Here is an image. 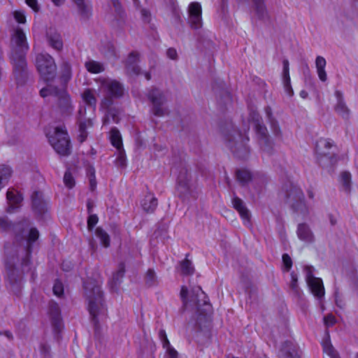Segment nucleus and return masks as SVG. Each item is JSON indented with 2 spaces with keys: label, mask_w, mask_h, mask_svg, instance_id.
<instances>
[{
  "label": "nucleus",
  "mask_w": 358,
  "mask_h": 358,
  "mask_svg": "<svg viewBox=\"0 0 358 358\" xmlns=\"http://www.w3.org/2000/svg\"><path fill=\"white\" fill-rule=\"evenodd\" d=\"M13 45L10 59L13 68V74L17 85H22L28 77L26 54L29 49L27 37L23 30L17 27L11 37Z\"/></svg>",
  "instance_id": "f257e3e1"
},
{
  "label": "nucleus",
  "mask_w": 358,
  "mask_h": 358,
  "mask_svg": "<svg viewBox=\"0 0 358 358\" xmlns=\"http://www.w3.org/2000/svg\"><path fill=\"white\" fill-rule=\"evenodd\" d=\"M102 282L89 278L83 282L84 295L88 301V310L92 322L96 328L99 327V319L107 317V308L101 289Z\"/></svg>",
  "instance_id": "f03ea898"
},
{
  "label": "nucleus",
  "mask_w": 358,
  "mask_h": 358,
  "mask_svg": "<svg viewBox=\"0 0 358 358\" xmlns=\"http://www.w3.org/2000/svg\"><path fill=\"white\" fill-rule=\"evenodd\" d=\"M99 81L100 90L104 94V97L101 101V107L108 110L103 123L108 124L110 117H112L115 122H117L115 111L110 108L113 103L114 99L121 98L124 95V87L119 81L110 78H99Z\"/></svg>",
  "instance_id": "7ed1b4c3"
},
{
  "label": "nucleus",
  "mask_w": 358,
  "mask_h": 358,
  "mask_svg": "<svg viewBox=\"0 0 358 358\" xmlns=\"http://www.w3.org/2000/svg\"><path fill=\"white\" fill-rule=\"evenodd\" d=\"M224 139L227 147L236 157L244 159L249 156L250 150L247 145L249 138L245 133L233 128L225 134Z\"/></svg>",
  "instance_id": "20e7f679"
},
{
  "label": "nucleus",
  "mask_w": 358,
  "mask_h": 358,
  "mask_svg": "<svg viewBox=\"0 0 358 358\" xmlns=\"http://www.w3.org/2000/svg\"><path fill=\"white\" fill-rule=\"evenodd\" d=\"M40 95L43 98L48 96H52L62 115H70L73 113V106L66 89L49 85L40 90Z\"/></svg>",
  "instance_id": "39448f33"
},
{
  "label": "nucleus",
  "mask_w": 358,
  "mask_h": 358,
  "mask_svg": "<svg viewBox=\"0 0 358 358\" xmlns=\"http://www.w3.org/2000/svg\"><path fill=\"white\" fill-rule=\"evenodd\" d=\"M286 203L294 212L306 216L308 214V208L305 201L303 191L296 185L289 182L284 187Z\"/></svg>",
  "instance_id": "423d86ee"
},
{
  "label": "nucleus",
  "mask_w": 358,
  "mask_h": 358,
  "mask_svg": "<svg viewBox=\"0 0 358 358\" xmlns=\"http://www.w3.org/2000/svg\"><path fill=\"white\" fill-rule=\"evenodd\" d=\"M177 192L182 201L196 199L198 192L195 187L190 184L189 175L186 167H181L177 176Z\"/></svg>",
  "instance_id": "0eeeda50"
},
{
  "label": "nucleus",
  "mask_w": 358,
  "mask_h": 358,
  "mask_svg": "<svg viewBox=\"0 0 358 358\" xmlns=\"http://www.w3.org/2000/svg\"><path fill=\"white\" fill-rule=\"evenodd\" d=\"M36 66L40 76L45 82L52 81L57 75L55 59L49 54L41 53L36 57Z\"/></svg>",
  "instance_id": "6e6552de"
},
{
  "label": "nucleus",
  "mask_w": 358,
  "mask_h": 358,
  "mask_svg": "<svg viewBox=\"0 0 358 358\" xmlns=\"http://www.w3.org/2000/svg\"><path fill=\"white\" fill-rule=\"evenodd\" d=\"M50 145L60 155L68 156L71 154V141L67 131L62 127H56L54 134L48 138Z\"/></svg>",
  "instance_id": "1a4fd4ad"
},
{
  "label": "nucleus",
  "mask_w": 358,
  "mask_h": 358,
  "mask_svg": "<svg viewBox=\"0 0 358 358\" xmlns=\"http://www.w3.org/2000/svg\"><path fill=\"white\" fill-rule=\"evenodd\" d=\"M147 96L152 104V112L154 115L162 117L169 114L168 108L164 106L166 99L162 91L153 87L148 91Z\"/></svg>",
  "instance_id": "9d476101"
},
{
  "label": "nucleus",
  "mask_w": 358,
  "mask_h": 358,
  "mask_svg": "<svg viewBox=\"0 0 358 358\" xmlns=\"http://www.w3.org/2000/svg\"><path fill=\"white\" fill-rule=\"evenodd\" d=\"M29 225V220H23L13 223L6 217H0V230L3 232L12 231L17 241H22L24 238V233L25 229Z\"/></svg>",
  "instance_id": "9b49d317"
},
{
  "label": "nucleus",
  "mask_w": 358,
  "mask_h": 358,
  "mask_svg": "<svg viewBox=\"0 0 358 358\" xmlns=\"http://www.w3.org/2000/svg\"><path fill=\"white\" fill-rule=\"evenodd\" d=\"M314 268L311 266H306L304 268L306 282L313 294L321 299L324 296V288L322 280L313 275Z\"/></svg>",
  "instance_id": "f8f14e48"
},
{
  "label": "nucleus",
  "mask_w": 358,
  "mask_h": 358,
  "mask_svg": "<svg viewBox=\"0 0 358 358\" xmlns=\"http://www.w3.org/2000/svg\"><path fill=\"white\" fill-rule=\"evenodd\" d=\"M190 302L194 303L197 312L201 315L206 316L210 312L211 305L208 301L206 294L202 291L200 287L194 288L191 292Z\"/></svg>",
  "instance_id": "ddd939ff"
},
{
  "label": "nucleus",
  "mask_w": 358,
  "mask_h": 358,
  "mask_svg": "<svg viewBox=\"0 0 358 358\" xmlns=\"http://www.w3.org/2000/svg\"><path fill=\"white\" fill-rule=\"evenodd\" d=\"M85 113L86 108L85 107L80 108L77 117V124L78 125V141L81 143L87 138V129L93 127L92 118L85 117Z\"/></svg>",
  "instance_id": "4468645a"
},
{
  "label": "nucleus",
  "mask_w": 358,
  "mask_h": 358,
  "mask_svg": "<svg viewBox=\"0 0 358 358\" xmlns=\"http://www.w3.org/2000/svg\"><path fill=\"white\" fill-rule=\"evenodd\" d=\"M333 146V143L329 139L320 138L316 143V150L320 155L318 158L319 163L321 166H324V159H328L331 166H334L337 161L338 157L335 155L327 157V154L322 152L321 150L322 147L329 149Z\"/></svg>",
  "instance_id": "2eb2a0df"
},
{
  "label": "nucleus",
  "mask_w": 358,
  "mask_h": 358,
  "mask_svg": "<svg viewBox=\"0 0 358 358\" xmlns=\"http://www.w3.org/2000/svg\"><path fill=\"white\" fill-rule=\"evenodd\" d=\"M189 22L194 29H199L201 26V6L198 2H192L188 8Z\"/></svg>",
  "instance_id": "dca6fc26"
},
{
  "label": "nucleus",
  "mask_w": 358,
  "mask_h": 358,
  "mask_svg": "<svg viewBox=\"0 0 358 358\" xmlns=\"http://www.w3.org/2000/svg\"><path fill=\"white\" fill-rule=\"evenodd\" d=\"M6 199L8 203L7 212L11 213L19 208L20 204L23 200V197L20 192L15 191L14 189H9L6 192Z\"/></svg>",
  "instance_id": "f3484780"
},
{
  "label": "nucleus",
  "mask_w": 358,
  "mask_h": 358,
  "mask_svg": "<svg viewBox=\"0 0 358 358\" xmlns=\"http://www.w3.org/2000/svg\"><path fill=\"white\" fill-rule=\"evenodd\" d=\"M48 315L51 320L52 325L55 330L59 331L62 328L61 311L58 303L54 301L49 303Z\"/></svg>",
  "instance_id": "a211bd4d"
},
{
  "label": "nucleus",
  "mask_w": 358,
  "mask_h": 358,
  "mask_svg": "<svg viewBox=\"0 0 358 358\" xmlns=\"http://www.w3.org/2000/svg\"><path fill=\"white\" fill-rule=\"evenodd\" d=\"M138 58L139 54L137 52L133 51L129 53L125 63L127 74L138 76L141 73V68L137 64Z\"/></svg>",
  "instance_id": "6ab92c4d"
},
{
  "label": "nucleus",
  "mask_w": 358,
  "mask_h": 358,
  "mask_svg": "<svg viewBox=\"0 0 358 358\" xmlns=\"http://www.w3.org/2000/svg\"><path fill=\"white\" fill-rule=\"evenodd\" d=\"M335 96L337 99V102L336 105L334 106V110L335 112L342 117L345 120H348L350 117V110L348 108L344 99L343 96V93L339 91L336 90L335 92Z\"/></svg>",
  "instance_id": "aec40b11"
},
{
  "label": "nucleus",
  "mask_w": 358,
  "mask_h": 358,
  "mask_svg": "<svg viewBox=\"0 0 358 358\" xmlns=\"http://www.w3.org/2000/svg\"><path fill=\"white\" fill-rule=\"evenodd\" d=\"M280 358H300L297 347L289 341L285 342L279 352Z\"/></svg>",
  "instance_id": "412c9836"
},
{
  "label": "nucleus",
  "mask_w": 358,
  "mask_h": 358,
  "mask_svg": "<svg viewBox=\"0 0 358 358\" xmlns=\"http://www.w3.org/2000/svg\"><path fill=\"white\" fill-rule=\"evenodd\" d=\"M31 199L33 210L38 216H42L46 212L47 208L45 201L41 198V193L34 192Z\"/></svg>",
  "instance_id": "4be33fe9"
},
{
  "label": "nucleus",
  "mask_w": 358,
  "mask_h": 358,
  "mask_svg": "<svg viewBox=\"0 0 358 358\" xmlns=\"http://www.w3.org/2000/svg\"><path fill=\"white\" fill-rule=\"evenodd\" d=\"M256 15L264 22L270 21V15L266 7L264 0H252Z\"/></svg>",
  "instance_id": "5701e85b"
},
{
  "label": "nucleus",
  "mask_w": 358,
  "mask_h": 358,
  "mask_svg": "<svg viewBox=\"0 0 358 358\" xmlns=\"http://www.w3.org/2000/svg\"><path fill=\"white\" fill-rule=\"evenodd\" d=\"M296 233L299 238L306 243H310L315 240L313 231L306 223H301L298 225Z\"/></svg>",
  "instance_id": "b1692460"
},
{
  "label": "nucleus",
  "mask_w": 358,
  "mask_h": 358,
  "mask_svg": "<svg viewBox=\"0 0 358 358\" xmlns=\"http://www.w3.org/2000/svg\"><path fill=\"white\" fill-rule=\"evenodd\" d=\"M231 202L233 207L238 212L242 219L248 222L250 213L243 201L234 194Z\"/></svg>",
  "instance_id": "393cba45"
},
{
  "label": "nucleus",
  "mask_w": 358,
  "mask_h": 358,
  "mask_svg": "<svg viewBox=\"0 0 358 358\" xmlns=\"http://www.w3.org/2000/svg\"><path fill=\"white\" fill-rule=\"evenodd\" d=\"M125 273L124 264L121 262L118 265L117 270L113 273L112 279L109 281V285L113 291H116L122 282Z\"/></svg>",
  "instance_id": "a878e982"
},
{
  "label": "nucleus",
  "mask_w": 358,
  "mask_h": 358,
  "mask_svg": "<svg viewBox=\"0 0 358 358\" xmlns=\"http://www.w3.org/2000/svg\"><path fill=\"white\" fill-rule=\"evenodd\" d=\"M157 205V199L150 193L146 194L141 201L142 208L147 213H153Z\"/></svg>",
  "instance_id": "bb28decb"
},
{
  "label": "nucleus",
  "mask_w": 358,
  "mask_h": 358,
  "mask_svg": "<svg viewBox=\"0 0 358 358\" xmlns=\"http://www.w3.org/2000/svg\"><path fill=\"white\" fill-rule=\"evenodd\" d=\"M257 133L262 136L261 148L263 151L268 152V147L270 145V141L268 137V131L266 127L261 124L260 122L255 124Z\"/></svg>",
  "instance_id": "cd10ccee"
},
{
  "label": "nucleus",
  "mask_w": 358,
  "mask_h": 358,
  "mask_svg": "<svg viewBox=\"0 0 358 358\" xmlns=\"http://www.w3.org/2000/svg\"><path fill=\"white\" fill-rule=\"evenodd\" d=\"M47 39L49 45L57 50H60L63 48V42L60 34L56 31L50 30L47 33Z\"/></svg>",
  "instance_id": "c85d7f7f"
},
{
  "label": "nucleus",
  "mask_w": 358,
  "mask_h": 358,
  "mask_svg": "<svg viewBox=\"0 0 358 358\" xmlns=\"http://www.w3.org/2000/svg\"><path fill=\"white\" fill-rule=\"evenodd\" d=\"M189 254H186L185 259L179 262V269L183 275H192L195 269L191 260L188 259Z\"/></svg>",
  "instance_id": "c756f323"
},
{
  "label": "nucleus",
  "mask_w": 358,
  "mask_h": 358,
  "mask_svg": "<svg viewBox=\"0 0 358 358\" xmlns=\"http://www.w3.org/2000/svg\"><path fill=\"white\" fill-rule=\"evenodd\" d=\"M60 68V79L62 82L67 83L72 78L71 64L67 60L63 59Z\"/></svg>",
  "instance_id": "7c9ffc66"
},
{
  "label": "nucleus",
  "mask_w": 358,
  "mask_h": 358,
  "mask_svg": "<svg viewBox=\"0 0 358 358\" xmlns=\"http://www.w3.org/2000/svg\"><path fill=\"white\" fill-rule=\"evenodd\" d=\"M326 64V59L323 57L317 56L316 57L315 66L317 69V73L320 80L322 82H325L327 80V76L325 71Z\"/></svg>",
  "instance_id": "2f4dec72"
},
{
  "label": "nucleus",
  "mask_w": 358,
  "mask_h": 358,
  "mask_svg": "<svg viewBox=\"0 0 358 358\" xmlns=\"http://www.w3.org/2000/svg\"><path fill=\"white\" fill-rule=\"evenodd\" d=\"M39 238V231L35 228L32 227L29 229V234L27 237V245L26 247L27 255L29 256L32 251V244L36 241Z\"/></svg>",
  "instance_id": "473e14b6"
},
{
  "label": "nucleus",
  "mask_w": 358,
  "mask_h": 358,
  "mask_svg": "<svg viewBox=\"0 0 358 358\" xmlns=\"http://www.w3.org/2000/svg\"><path fill=\"white\" fill-rule=\"evenodd\" d=\"M323 351L330 358H340L337 351L334 349L329 339V334L327 333L326 338L322 341Z\"/></svg>",
  "instance_id": "72a5a7b5"
},
{
  "label": "nucleus",
  "mask_w": 358,
  "mask_h": 358,
  "mask_svg": "<svg viewBox=\"0 0 358 358\" xmlns=\"http://www.w3.org/2000/svg\"><path fill=\"white\" fill-rule=\"evenodd\" d=\"M110 134L111 144L116 148L117 150H120L123 145L120 131L116 127H113L110 131Z\"/></svg>",
  "instance_id": "f704fd0d"
},
{
  "label": "nucleus",
  "mask_w": 358,
  "mask_h": 358,
  "mask_svg": "<svg viewBox=\"0 0 358 358\" xmlns=\"http://www.w3.org/2000/svg\"><path fill=\"white\" fill-rule=\"evenodd\" d=\"M82 98L84 102L93 110H95L96 105V99L92 89H86L82 94Z\"/></svg>",
  "instance_id": "c9c22d12"
},
{
  "label": "nucleus",
  "mask_w": 358,
  "mask_h": 358,
  "mask_svg": "<svg viewBox=\"0 0 358 358\" xmlns=\"http://www.w3.org/2000/svg\"><path fill=\"white\" fill-rule=\"evenodd\" d=\"M12 174L10 167L6 165H0V190L8 182Z\"/></svg>",
  "instance_id": "e433bc0d"
},
{
  "label": "nucleus",
  "mask_w": 358,
  "mask_h": 358,
  "mask_svg": "<svg viewBox=\"0 0 358 358\" xmlns=\"http://www.w3.org/2000/svg\"><path fill=\"white\" fill-rule=\"evenodd\" d=\"M86 69L92 73H99L105 70L103 65L94 60H89L85 63Z\"/></svg>",
  "instance_id": "4c0bfd02"
},
{
  "label": "nucleus",
  "mask_w": 358,
  "mask_h": 358,
  "mask_svg": "<svg viewBox=\"0 0 358 358\" xmlns=\"http://www.w3.org/2000/svg\"><path fill=\"white\" fill-rule=\"evenodd\" d=\"M237 180L242 185H245L252 179L251 173L246 169H238L236 172Z\"/></svg>",
  "instance_id": "58836bf2"
},
{
  "label": "nucleus",
  "mask_w": 358,
  "mask_h": 358,
  "mask_svg": "<svg viewBox=\"0 0 358 358\" xmlns=\"http://www.w3.org/2000/svg\"><path fill=\"white\" fill-rule=\"evenodd\" d=\"M95 234L99 238L101 244L108 248L110 245V239L108 233L101 227H97L95 231Z\"/></svg>",
  "instance_id": "ea45409f"
},
{
  "label": "nucleus",
  "mask_w": 358,
  "mask_h": 358,
  "mask_svg": "<svg viewBox=\"0 0 358 358\" xmlns=\"http://www.w3.org/2000/svg\"><path fill=\"white\" fill-rule=\"evenodd\" d=\"M87 176L89 180L90 189L93 192L96 187L95 169L93 166H90L87 169Z\"/></svg>",
  "instance_id": "a19ab883"
},
{
  "label": "nucleus",
  "mask_w": 358,
  "mask_h": 358,
  "mask_svg": "<svg viewBox=\"0 0 358 358\" xmlns=\"http://www.w3.org/2000/svg\"><path fill=\"white\" fill-rule=\"evenodd\" d=\"M341 182L347 192H350L351 188V174L350 172L343 171L341 174Z\"/></svg>",
  "instance_id": "79ce46f5"
},
{
  "label": "nucleus",
  "mask_w": 358,
  "mask_h": 358,
  "mask_svg": "<svg viewBox=\"0 0 358 358\" xmlns=\"http://www.w3.org/2000/svg\"><path fill=\"white\" fill-rule=\"evenodd\" d=\"M78 8L80 14L85 18H87L90 15V9L85 4L83 0H73Z\"/></svg>",
  "instance_id": "37998d69"
},
{
  "label": "nucleus",
  "mask_w": 358,
  "mask_h": 358,
  "mask_svg": "<svg viewBox=\"0 0 358 358\" xmlns=\"http://www.w3.org/2000/svg\"><path fill=\"white\" fill-rule=\"evenodd\" d=\"M145 283L149 287L154 286L157 284V276L155 271L149 268L145 274Z\"/></svg>",
  "instance_id": "c03bdc74"
},
{
  "label": "nucleus",
  "mask_w": 358,
  "mask_h": 358,
  "mask_svg": "<svg viewBox=\"0 0 358 358\" xmlns=\"http://www.w3.org/2000/svg\"><path fill=\"white\" fill-rule=\"evenodd\" d=\"M64 183L69 189H71L75 186V179L69 170H67L64 173Z\"/></svg>",
  "instance_id": "a18cd8bd"
},
{
  "label": "nucleus",
  "mask_w": 358,
  "mask_h": 358,
  "mask_svg": "<svg viewBox=\"0 0 358 358\" xmlns=\"http://www.w3.org/2000/svg\"><path fill=\"white\" fill-rule=\"evenodd\" d=\"M119 151V154L115 159V165L118 167L124 168L127 165L126 155L123 149L122 148Z\"/></svg>",
  "instance_id": "49530a36"
},
{
  "label": "nucleus",
  "mask_w": 358,
  "mask_h": 358,
  "mask_svg": "<svg viewBox=\"0 0 358 358\" xmlns=\"http://www.w3.org/2000/svg\"><path fill=\"white\" fill-rule=\"evenodd\" d=\"M170 2H171V11H172L173 16L174 17L175 20L177 22H181V17H180L181 12L178 8L176 1V0H170Z\"/></svg>",
  "instance_id": "de8ad7c7"
},
{
  "label": "nucleus",
  "mask_w": 358,
  "mask_h": 358,
  "mask_svg": "<svg viewBox=\"0 0 358 358\" xmlns=\"http://www.w3.org/2000/svg\"><path fill=\"white\" fill-rule=\"evenodd\" d=\"M99 221V217L96 214H89L87 217V229L89 231H92L97 224Z\"/></svg>",
  "instance_id": "09e8293b"
},
{
  "label": "nucleus",
  "mask_w": 358,
  "mask_h": 358,
  "mask_svg": "<svg viewBox=\"0 0 358 358\" xmlns=\"http://www.w3.org/2000/svg\"><path fill=\"white\" fill-rule=\"evenodd\" d=\"M282 79L285 91L288 96H292L294 95V91L291 85L290 77H283Z\"/></svg>",
  "instance_id": "8fccbe9b"
},
{
  "label": "nucleus",
  "mask_w": 358,
  "mask_h": 358,
  "mask_svg": "<svg viewBox=\"0 0 358 358\" xmlns=\"http://www.w3.org/2000/svg\"><path fill=\"white\" fill-rule=\"evenodd\" d=\"M232 97L231 94L225 90L220 94V102L223 103L224 105H227L231 103Z\"/></svg>",
  "instance_id": "3c124183"
},
{
  "label": "nucleus",
  "mask_w": 358,
  "mask_h": 358,
  "mask_svg": "<svg viewBox=\"0 0 358 358\" xmlns=\"http://www.w3.org/2000/svg\"><path fill=\"white\" fill-rule=\"evenodd\" d=\"M53 292L57 296H61L64 293V287L59 280H57L53 286Z\"/></svg>",
  "instance_id": "603ef678"
},
{
  "label": "nucleus",
  "mask_w": 358,
  "mask_h": 358,
  "mask_svg": "<svg viewBox=\"0 0 358 358\" xmlns=\"http://www.w3.org/2000/svg\"><path fill=\"white\" fill-rule=\"evenodd\" d=\"M164 348H166V356L167 358H178V352L169 343V345H166L163 346Z\"/></svg>",
  "instance_id": "864d4df0"
},
{
  "label": "nucleus",
  "mask_w": 358,
  "mask_h": 358,
  "mask_svg": "<svg viewBox=\"0 0 358 358\" xmlns=\"http://www.w3.org/2000/svg\"><path fill=\"white\" fill-rule=\"evenodd\" d=\"M268 122L270 124V126H271L273 133L275 136H280L281 131H280V128L279 127V124H278L277 120L274 118V119H271V120H268Z\"/></svg>",
  "instance_id": "5fc2aeb1"
},
{
  "label": "nucleus",
  "mask_w": 358,
  "mask_h": 358,
  "mask_svg": "<svg viewBox=\"0 0 358 358\" xmlns=\"http://www.w3.org/2000/svg\"><path fill=\"white\" fill-rule=\"evenodd\" d=\"M291 282H290V288L294 292H298V276L294 272H292L291 274Z\"/></svg>",
  "instance_id": "6e6d98bb"
},
{
  "label": "nucleus",
  "mask_w": 358,
  "mask_h": 358,
  "mask_svg": "<svg viewBox=\"0 0 358 358\" xmlns=\"http://www.w3.org/2000/svg\"><path fill=\"white\" fill-rule=\"evenodd\" d=\"M282 263L287 271H289L292 266V260L288 254L282 255Z\"/></svg>",
  "instance_id": "4d7b16f0"
},
{
  "label": "nucleus",
  "mask_w": 358,
  "mask_h": 358,
  "mask_svg": "<svg viewBox=\"0 0 358 358\" xmlns=\"http://www.w3.org/2000/svg\"><path fill=\"white\" fill-rule=\"evenodd\" d=\"M113 6L115 8L117 15L120 17H122L124 15V11H123V9L122 8L120 3L118 1V0H113Z\"/></svg>",
  "instance_id": "13d9d810"
},
{
  "label": "nucleus",
  "mask_w": 358,
  "mask_h": 358,
  "mask_svg": "<svg viewBox=\"0 0 358 358\" xmlns=\"http://www.w3.org/2000/svg\"><path fill=\"white\" fill-rule=\"evenodd\" d=\"M188 289L186 287L182 286L180 290V297L184 305H187L188 303Z\"/></svg>",
  "instance_id": "bf43d9fd"
},
{
  "label": "nucleus",
  "mask_w": 358,
  "mask_h": 358,
  "mask_svg": "<svg viewBox=\"0 0 358 358\" xmlns=\"http://www.w3.org/2000/svg\"><path fill=\"white\" fill-rule=\"evenodd\" d=\"M324 322L326 326L331 327L336 323V318L332 315H328L324 317Z\"/></svg>",
  "instance_id": "052dcab7"
},
{
  "label": "nucleus",
  "mask_w": 358,
  "mask_h": 358,
  "mask_svg": "<svg viewBox=\"0 0 358 358\" xmlns=\"http://www.w3.org/2000/svg\"><path fill=\"white\" fill-rule=\"evenodd\" d=\"M26 3L33 9L34 11L38 12L40 10L37 0H26Z\"/></svg>",
  "instance_id": "680f3d73"
},
{
  "label": "nucleus",
  "mask_w": 358,
  "mask_h": 358,
  "mask_svg": "<svg viewBox=\"0 0 358 358\" xmlns=\"http://www.w3.org/2000/svg\"><path fill=\"white\" fill-rule=\"evenodd\" d=\"M159 338H160L163 346L166 345H169V343H170L169 341V339L167 338L166 331L164 329H161L159 331Z\"/></svg>",
  "instance_id": "e2e57ef3"
},
{
  "label": "nucleus",
  "mask_w": 358,
  "mask_h": 358,
  "mask_svg": "<svg viewBox=\"0 0 358 358\" xmlns=\"http://www.w3.org/2000/svg\"><path fill=\"white\" fill-rule=\"evenodd\" d=\"M14 17L18 23L24 24L26 22V17L24 15L19 11H16L14 13Z\"/></svg>",
  "instance_id": "0e129e2a"
},
{
  "label": "nucleus",
  "mask_w": 358,
  "mask_h": 358,
  "mask_svg": "<svg viewBox=\"0 0 358 358\" xmlns=\"http://www.w3.org/2000/svg\"><path fill=\"white\" fill-rule=\"evenodd\" d=\"M283 64V70H282V77H289V64L287 59H284L282 62Z\"/></svg>",
  "instance_id": "69168bd1"
},
{
  "label": "nucleus",
  "mask_w": 358,
  "mask_h": 358,
  "mask_svg": "<svg viewBox=\"0 0 358 358\" xmlns=\"http://www.w3.org/2000/svg\"><path fill=\"white\" fill-rule=\"evenodd\" d=\"M305 82L308 83L310 85H313V78L310 73V70L308 64H306L304 70Z\"/></svg>",
  "instance_id": "338daca9"
},
{
  "label": "nucleus",
  "mask_w": 358,
  "mask_h": 358,
  "mask_svg": "<svg viewBox=\"0 0 358 358\" xmlns=\"http://www.w3.org/2000/svg\"><path fill=\"white\" fill-rule=\"evenodd\" d=\"M260 115L259 114L255 111L252 110L250 114V120H252L254 122H255V124L260 122Z\"/></svg>",
  "instance_id": "774afa93"
}]
</instances>
